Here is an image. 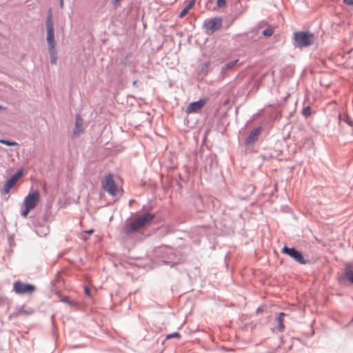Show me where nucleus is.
<instances>
[{"instance_id": "nucleus-1", "label": "nucleus", "mask_w": 353, "mask_h": 353, "mask_svg": "<svg viewBox=\"0 0 353 353\" xmlns=\"http://www.w3.org/2000/svg\"><path fill=\"white\" fill-rule=\"evenodd\" d=\"M154 218L155 214L149 212H145L133 219L129 217L125 221L121 228V232L125 236H130L150 225Z\"/></svg>"}, {"instance_id": "nucleus-2", "label": "nucleus", "mask_w": 353, "mask_h": 353, "mask_svg": "<svg viewBox=\"0 0 353 353\" xmlns=\"http://www.w3.org/2000/svg\"><path fill=\"white\" fill-rule=\"evenodd\" d=\"M46 27L47 32L46 41L48 44V53L50 59V63L52 65H56L57 60V51L56 49V42L54 40L53 14L51 8H49L47 11Z\"/></svg>"}, {"instance_id": "nucleus-3", "label": "nucleus", "mask_w": 353, "mask_h": 353, "mask_svg": "<svg viewBox=\"0 0 353 353\" xmlns=\"http://www.w3.org/2000/svg\"><path fill=\"white\" fill-rule=\"evenodd\" d=\"M294 39L296 46L299 48L307 47L314 41V35L307 32H295Z\"/></svg>"}, {"instance_id": "nucleus-4", "label": "nucleus", "mask_w": 353, "mask_h": 353, "mask_svg": "<svg viewBox=\"0 0 353 353\" xmlns=\"http://www.w3.org/2000/svg\"><path fill=\"white\" fill-rule=\"evenodd\" d=\"M36 286L30 283L17 280L13 283V291L19 295H30L36 291Z\"/></svg>"}, {"instance_id": "nucleus-5", "label": "nucleus", "mask_w": 353, "mask_h": 353, "mask_svg": "<svg viewBox=\"0 0 353 353\" xmlns=\"http://www.w3.org/2000/svg\"><path fill=\"white\" fill-rule=\"evenodd\" d=\"M101 186L103 189L110 195H116L117 186L111 174L105 175L103 179L101 181Z\"/></svg>"}, {"instance_id": "nucleus-6", "label": "nucleus", "mask_w": 353, "mask_h": 353, "mask_svg": "<svg viewBox=\"0 0 353 353\" xmlns=\"http://www.w3.org/2000/svg\"><path fill=\"white\" fill-rule=\"evenodd\" d=\"M29 226L40 237L46 236L50 232L49 227L43 221L33 220Z\"/></svg>"}, {"instance_id": "nucleus-7", "label": "nucleus", "mask_w": 353, "mask_h": 353, "mask_svg": "<svg viewBox=\"0 0 353 353\" xmlns=\"http://www.w3.org/2000/svg\"><path fill=\"white\" fill-rule=\"evenodd\" d=\"M222 19L220 17H214L205 21L204 23V27L205 28L206 33L210 34H212L215 31L218 30L221 28Z\"/></svg>"}, {"instance_id": "nucleus-8", "label": "nucleus", "mask_w": 353, "mask_h": 353, "mask_svg": "<svg viewBox=\"0 0 353 353\" xmlns=\"http://www.w3.org/2000/svg\"><path fill=\"white\" fill-rule=\"evenodd\" d=\"M282 252L289 255L300 264H305L307 263L303 254L294 248H288L287 246H284L282 249Z\"/></svg>"}, {"instance_id": "nucleus-9", "label": "nucleus", "mask_w": 353, "mask_h": 353, "mask_svg": "<svg viewBox=\"0 0 353 353\" xmlns=\"http://www.w3.org/2000/svg\"><path fill=\"white\" fill-rule=\"evenodd\" d=\"M39 192L34 190L26 195L23 200V205L34 209L39 202Z\"/></svg>"}, {"instance_id": "nucleus-10", "label": "nucleus", "mask_w": 353, "mask_h": 353, "mask_svg": "<svg viewBox=\"0 0 353 353\" xmlns=\"http://www.w3.org/2000/svg\"><path fill=\"white\" fill-rule=\"evenodd\" d=\"M83 120L79 114H77L75 116L74 128L72 131L73 137H78L83 132Z\"/></svg>"}, {"instance_id": "nucleus-11", "label": "nucleus", "mask_w": 353, "mask_h": 353, "mask_svg": "<svg viewBox=\"0 0 353 353\" xmlns=\"http://www.w3.org/2000/svg\"><path fill=\"white\" fill-rule=\"evenodd\" d=\"M206 103L205 99H200L198 101H195L189 104L187 107L186 112L187 113H193L198 112L199 110L202 109L204 105Z\"/></svg>"}, {"instance_id": "nucleus-12", "label": "nucleus", "mask_w": 353, "mask_h": 353, "mask_svg": "<svg viewBox=\"0 0 353 353\" xmlns=\"http://www.w3.org/2000/svg\"><path fill=\"white\" fill-rule=\"evenodd\" d=\"M260 132H261L260 128H254V130H252L251 131L250 134H249V136L245 139V144L249 145V144H252V143H254L255 141H256V140L258 139V137L259 136Z\"/></svg>"}, {"instance_id": "nucleus-13", "label": "nucleus", "mask_w": 353, "mask_h": 353, "mask_svg": "<svg viewBox=\"0 0 353 353\" xmlns=\"http://www.w3.org/2000/svg\"><path fill=\"white\" fill-rule=\"evenodd\" d=\"M17 183H15L12 179L10 177L5 181L2 193L8 194L10 190Z\"/></svg>"}, {"instance_id": "nucleus-14", "label": "nucleus", "mask_w": 353, "mask_h": 353, "mask_svg": "<svg viewBox=\"0 0 353 353\" xmlns=\"http://www.w3.org/2000/svg\"><path fill=\"white\" fill-rule=\"evenodd\" d=\"M285 316V313L281 312V313H279V316L276 320L277 326L275 329L279 332H283L284 330L285 325L283 323V321H284L283 317Z\"/></svg>"}, {"instance_id": "nucleus-15", "label": "nucleus", "mask_w": 353, "mask_h": 353, "mask_svg": "<svg viewBox=\"0 0 353 353\" xmlns=\"http://www.w3.org/2000/svg\"><path fill=\"white\" fill-rule=\"evenodd\" d=\"M194 3H195V0H190L188 1V4L185 6V7L180 12L179 17L180 18L184 17L187 14V13L189 12V10L192 8Z\"/></svg>"}, {"instance_id": "nucleus-16", "label": "nucleus", "mask_w": 353, "mask_h": 353, "mask_svg": "<svg viewBox=\"0 0 353 353\" xmlns=\"http://www.w3.org/2000/svg\"><path fill=\"white\" fill-rule=\"evenodd\" d=\"M23 175V168H19L14 174L10 176V178L17 183L19 179H20Z\"/></svg>"}, {"instance_id": "nucleus-17", "label": "nucleus", "mask_w": 353, "mask_h": 353, "mask_svg": "<svg viewBox=\"0 0 353 353\" xmlns=\"http://www.w3.org/2000/svg\"><path fill=\"white\" fill-rule=\"evenodd\" d=\"M345 276L352 284H353V270L350 268H346L345 270Z\"/></svg>"}, {"instance_id": "nucleus-18", "label": "nucleus", "mask_w": 353, "mask_h": 353, "mask_svg": "<svg viewBox=\"0 0 353 353\" xmlns=\"http://www.w3.org/2000/svg\"><path fill=\"white\" fill-rule=\"evenodd\" d=\"M175 257V254H172L170 260H164L163 263L168 265H170L171 268H174L176 265V262L174 261Z\"/></svg>"}, {"instance_id": "nucleus-19", "label": "nucleus", "mask_w": 353, "mask_h": 353, "mask_svg": "<svg viewBox=\"0 0 353 353\" xmlns=\"http://www.w3.org/2000/svg\"><path fill=\"white\" fill-rule=\"evenodd\" d=\"M60 301L63 303H65L70 305V306H76L77 305V303L75 301L70 300L66 296H61Z\"/></svg>"}, {"instance_id": "nucleus-20", "label": "nucleus", "mask_w": 353, "mask_h": 353, "mask_svg": "<svg viewBox=\"0 0 353 353\" xmlns=\"http://www.w3.org/2000/svg\"><path fill=\"white\" fill-rule=\"evenodd\" d=\"M0 143L2 144H4L8 146H14L17 145L18 143L14 141L10 140V139H1Z\"/></svg>"}, {"instance_id": "nucleus-21", "label": "nucleus", "mask_w": 353, "mask_h": 353, "mask_svg": "<svg viewBox=\"0 0 353 353\" xmlns=\"http://www.w3.org/2000/svg\"><path fill=\"white\" fill-rule=\"evenodd\" d=\"M32 210V208H31L28 206L24 205V209L21 210V215L23 217H26L28 216V214H29L30 211Z\"/></svg>"}, {"instance_id": "nucleus-22", "label": "nucleus", "mask_w": 353, "mask_h": 353, "mask_svg": "<svg viewBox=\"0 0 353 353\" xmlns=\"http://www.w3.org/2000/svg\"><path fill=\"white\" fill-rule=\"evenodd\" d=\"M273 34V30L271 28H267L263 31V34L265 37H270Z\"/></svg>"}, {"instance_id": "nucleus-23", "label": "nucleus", "mask_w": 353, "mask_h": 353, "mask_svg": "<svg viewBox=\"0 0 353 353\" xmlns=\"http://www.w3.org/2000/svg\"><path fill=\"white\" fill-rule=\"evenodd\" d=\"M303 114L306 117H308L309 116H310L311 114V110H310V106H307L306 108H305L303 110Z\"/></svg>"}, {"instance_id": "nucleus-24", "label": "nucleus", "mask_w": 353, "mask_h": 353, "mask_svg": "<svg viewBox=\"0 0 353 353\" xmlns=\"http://www.w3.org/2000/svg\"><path fill=\"white\" fill-rule=\"evenodd\" d=\"M238 61V59L236 60H234V61H232L229 63H228L226 65H225V69H230V68H233L237 63Z\"/></svg>"}, {"instance_id": "nucleus-25", "label": "nucleus", "mask_w": 353, "mask_h": 353, "mask_svg": "<svg viewBox=\"0 0 353 353\" xmlns=\"http://www.w3.org/2000/svg\"><path fill=\"white\" fill-rule=\"evenodd\" d=\"M84 293L88 297H91V296H92L91 290L88 286H84Z\"/></svg>"}, {"instance_id": "nucleus-26", "label": "nucleus", "mask_w": 353, "mask_h": 353, "mask_svg": "<svg viewBox=\"0 0 353 353\" xmlns=\"http://www.w3.org/2000/svg\"><path fill=\"white\" fill-rule=\"evenodd\" d=\"M226 0H217L216 4L219 8L223 7L225 5Z\"/></svg>"}, {"instance_id": "nucleus-27", "label": "nucleus", "mask_w": 353, "mask_h": 353, "mask_svg": "<svg viewBox=\"0 0 353 353\" xmlns=\"http://www.w3.org/2000/svg\"><path fill=\"white\" fill-rule=\"evenodd\" d=\"M171 338H176V332H174L171 334H168L165 337V339H169Z\"/></svg>"}, {"instance_id": "nucleus-28", "label": "nucleus", "mask_w": 353, "mask_h": 353, "mask_svg": "<svg viewBox=\"0 0 353 353\" xmlns=\"http://www.w3.org/2000/svg\"><path fill=\"white\" fill-rule=\"evenodd\" d=\"M343 2L348 6H353V0H343Z\"/></svg>"}, {"instance_id": "nucleus-29", "label": "nucleus", "mask_w": 353, "mask_h": 353, "mask_svg": "<svg viewBox=\"0 0 353 353\" xmlns=\"http://www.w3.org/2000/svg\"><path fill=\"white\" fill-rule=\"evenodd\" d=\"M122 0H111V4L114 6H117L119 2Z\"/></svg>"}, {"instance_id": "nucleus-30", "label": "nucleus", "mask_w": 353, "mask_h": 353, "mask_svg": "<svg viewBox=\"0 0 353 353\" xmlns=\"http://www.w3.org/2000/svg\"><path fill=\"white\" fill-rule=\"evenodd\" d=\"M13 241H14L13 236L12 235H10L8 237V241L9 244L10 245Z\"/></svg>"}, {"instance_id": "nucleus-31", "label": "nucleus", "mask_w": 353, "mask_h": 353, "mask_svg": "<svg viewBox=\"0 0 353 353\" xmlns=\"http://www.w3.org/2000/svg\"><path fill=\"white\" fill-rule=\"evenodd\" d=\"M20 314H30L31 312H30L29 311H26L24 310H21L20 312H19Z\"/></svg>"}, {"instance_id": "nucleus-32", "label": "nucleus", "mask_w": 353, "mask_h": 353, "mask_svg": "<svg viewBox=\"0 0 353 353\" xmlns=\"http://www.w3.org/2000/svg\"><path fill=\"white\" fill-rule=\"evenodd\" d=\"M64 1L63 0H59V7L62 8L63 7Z\"/></svg>"}, {"instance_id": "nucleus-33", "label": "nucleus", "mask_w": 353, "mask_h": 353, "mask_svg": "<svg viewBox=\"0 0 353 353\" xmlns=\"http://www.w3.org/2000/svg\"><path fill=\"white\" fill-rule=\"evenodd\" d=\"M85 232L87 233V234H92V233L94 232V230L93 229H90V230H85Z\"/></svg>"}, {"instance_id": "nucleus-34", "label": "nucleus", "mask_w": 353, "mask_h": 353, "mask_svg": "<svg viewBox=\"0 0 353 353\" xmlns=\"http://www.w3.org/2000/svg\"><path fill=\"white\" fill-rule=\"evenodd\" d=\"M138 84H139V83H138V81H134L132 82V85H133L134 87H136V88H137V87H138Z\"/></svg>"}, {"instance_id": "nucleus-35", "label": "nucleus", "mask_w": 353, "mask_h": 353, "mask_svg": "<svg viewBox=\"0 0 353 353\" xmlns=\"http://www.w3.org/2000/svg\"><path fill=\"white\" fill-rule=\"evenodd\" d=\"M347 122L348 124L352 125V123L350 121V120H347Z\"/></svg>"}, {"instance_id": "nucleus-36", "label": "nucleus", "mask_w": 353, "mask_h": 353, "mask_svg": "<svg viewBox=\"0 0 353 353\" xmlns=\"http://www.w3.org/2000/svg\"><path fill=\"white\" fill-rule=\"evenodd\" d=\"M3 109V106L0 105V110Z\"/></svg>"}, {"instance_id": "nucleus-37", "label": "nucleus", "mask_w": 353, "mask_h": 353, "mask_svg": "<svg viewBox=\"0 0 353 353\" xmlns=\"http://www.w3.org/2000/svg\"><path fill=\"white\" fill-rule=\"evenodd\" d=\"M82 239H83L84 241H86V239H85V238L82 237Z\"/></svg>"}, {"instance_id": "nucleus-38", "label": "nucleus", "mask_w": 353, "mask_h": 353, "mask_svg": "<svg viewBox=\"0 0 353 353\" xmlns=\"http://www.w3.org/2000/svg\"><path fill=\"white\" fill-rule=\"evenodd\" d=\"M174 353H176V352H174Z\"/></svg>"}]
</instances>
